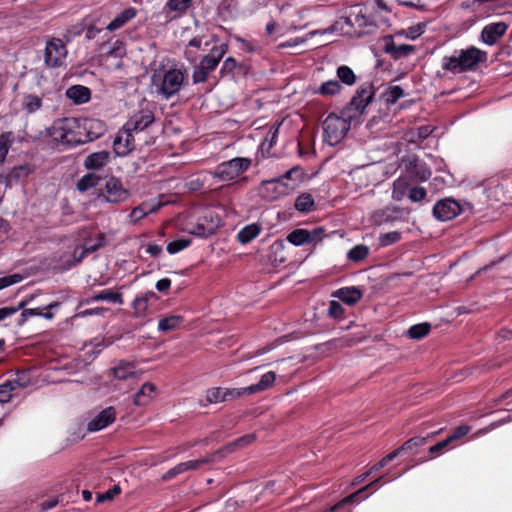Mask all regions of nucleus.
<instances>
[{
  "label": "nucleus",
  "mask_w": 512,
  "mask_h": 512,
  "mask_svg": "<svg viewBox=\"0 0 512 512\" xmlns=\"http://www.w3.org/2000/svg\"><path fill=\"white\" fill-rule=\"evenodd\" d=\"M487 60V53L474 46L467 49L456 50L451 56L442 60V68L451 73H462L474 70L479 63Z\"/></svg>",
  "instance_id": "f257e3e1"
},
{
  "label": "nucleus",
  "mask_w": 512,
  "mask_h": 512,
  "mask_svg": "<svg viewBox=\"0 0 512 512\" xmlns=\"http://www.w3.org/2000/svg\"><path fill=\"white\" fill-rule=\"evenodd\" d=\"M81 133L78 119L64 118L53 124L51 135L56 142L63 146L73 147L83 144Z\"/></svg>",
  "instance_id": "f03ea898"
},
{
  "label": "nucleus",
  "mask_w": 512,
  "mask_h": 512,
  "mask_svg": "<svg viewBox=\"0 0 512 512\" xmlns=\"http://www.w3.org/2000/svg\"><path fill=\"white\" fill-rule=\"evenodd\" d=\"M297 171V168H292L285 172L281 177L264 180L258 187V195L265 201H276L293 191V186L288 183L291 175Z\"/></svg>",
  "instance_id": "7ed1b4c3"
},
{
  "label": "nucleus",
  "mask_w": 512,
  "mask_h": 512,
  "mask_svg": "<svg viewBox=\"0 0 512 512\" xmlns=\"http://www.w3.org/2000/svg\"><path fill=\"white\" fill-rule=\"evenodd\" d=\"M184 73L179 69H169L163 74L154 73L151 80L156 92L169 99L181 89L184 83Z\"/></svg>",
  "instance_id": "20e7f679"
},
{
  "label": "nucleus",
  "mask_w": 512,
  "mask_h": 512,
  "mask_svg": "<svg viewBox=\"0 0 512 512\" xmlns=\"http://www.w3.org/2000/svg\"><path fill=\"white\" fill-rule=\"evenodd\" d=\"M251 163L250 158L235 157L218 164L213 171L209 172V175L221 182H231L246 172Z\"/></svg>",
  "instance_id": "39448f33"
},
{
  "label": "nucleus",
  "mask_w": 512,
  "mask_h": 512,
  "mask_svg": "<svg viewBox=\"0 0 512 512\" xmlns=\"http://www.w3.org/2000/svg\"><path fill=\"white\" fill-rule=\"evenodd\" d=\"M350 120L337 114H329L322 123L323 139L330 146L339 144L350 130Z\"/></svg>",
  "instance_id": "423d86ee"
},
{
  "label": "nucleus",
  "mask_w": 512,
  "mask_h": 512,
  "mask_svg": "<svg viewBox=\"0 0 512 512\" xmlns=\"http://www.w3.org/2000/svg\"><path fill=\"white\" fill-rule=\"evenodd\" d=\"M221 224V218L211 209H205L198 217L197 222L190 224L187 231L198 237L213 235Z\"/></svg>",
  "instance_id": "0eeeda50"
},
{
  "label": "nucleus",
  "mask_w": 512,
  "mask_h": 512,
  "mask_svg": "<svg viewBox=\"0 0 512 512\" xmlns=\"http://www.w3.org/2000/svg\"><path fill=\"white\" fill-rule=\"evenodd\" d=\"M99 196L107 203L119 204L129 199L130 191L119 178L111 176L105 180L104 187L99 189Z\"/></svg>",
  "instance_id": "6e6552de"
},
{
  "label": "nucleus",
  "mask_w": 512,
  "mask_h": 512,
  "mask_svg": "<svg viewBox=\"0 0 512 512\" xmlns=\"http://www.w3.org/2000/svg\"><path fill=\"white\" fill-rule=\"evenodd\" d=\"M325 229L323 227H315L313 229L297 228L291 231L286 239L294 246H303L317 244L323 240Z\"/></svg>",
  "instance_id": "1a4fd4ad"
},
{
  "label": "nucleus",
  "mask_w": 512,
  "mask_h": 512,
  "mask_svg": "<svg viewBox=\"0 0 512 512\" xmlns=\"http://www.w3.org/2000/svg\"><path fill=\"white\" fill-rule=\"evenodd\" d=\"M67 49L61 39L53 38L47 42L44 53V61L48 67L55 68L64 64Z\"/></svg>",
  "instance_id": "9d476101"
},
{
  "label": "nucleus",
  "mask_w": 512,
  "mask_h": 512,
  "mask_svg": "<svg viewBox=\"0 0 512 512\" xmlns=\"http://www.w3.org/2000/svg\"><path fill=\"white\" fill-rule=\"evenodd\" d=\"M461 212L462 207L460 203L453 198L439 200L433 207V215L440 221L452 220Z\"/></svg>",
  "instance_id": "9b49d317"
},
{
  "label": "nucleus",
  "mask_w": 512,
  "mask_h": 512,
  "mask_svg": "<svg viewBox=\"0 0 512 512\" xmlns=\"http://www.w3.org/2000/svg\"><path fill=\"white\" fill-rule=\"evenodd\" d=\"M78 123L82 130L83 144L100 138L106 131L105 123L99 119L80 118Z\"/></svg>",
  "instance_id": "f8f14e48"
},
{
  "label": "nucleus",
  "mask_w": 512,
  "mask_h": 512,
  "mask_svg": "<svg viewBox=\"0 0 512 512\" xmlns=\"http://www.w3.org/2000/svg\"><path fill=\"white\" fill-rule=\"evenodd\" d=\"M134 131L128 129L126 125L117 133L113 141V148L118 156L124 157L135 148Z\"/></svg>",
  "instance_id": "ddd939ff"
},
{
  "label": "nucleus",
  "mask_w": 512,
  "mask_h": 512,
  "mask_svg": "<svg viewBox=\"0 0 512 512\" xmlns=\"http://www.w3.org/2000/svg\"><path fill=\"white\" fill-rule=\"evenodd\" d=\"M374 96L373 86L370 83L363 84L349 103V109L362 113Z\"/></svg>",
  "instance_id": "4468645a"
},
{
  "label": "nucleus",
  "mask_w": 512,
  "mask_h": 512,
  "mask_svg": "<svg viewBox=\"0 0 512 512\" xmlns=\"http://www.w3.org/2000/svg\"><path fill=\"white\" fill-rule=\"evenodd\" d=\"M154 122V114L149 109H143L134 113L125 123L128 129L135 133L145 130L149 125Z\"/></svg>",
  "instance_id": "2eb2a0df"
},
{
  "label": "nucleus",
  "mask_w": 512,
  "mask_h": 512,
  "mask_svg": "<svg viewBox=\"0 0 512 512\" xmlns=\"http://www.w3.org/2000/svg\"><path fill=\"white\" fill-rule=\"evenodd\" d=\"M194 0H167L162 12L169 20L183 17L191 8Z\"/></svg>",
  "instance_id": "dca6fc26"
},
{
  "label": "nucleus",
  "mask_w": 512,
  "mask_h": 512,
  "mask_svg": "<svg viewBox=\"0 0 512 512\" xmlns=\"http://www.w3.org/2000/svg\"><path fill=\"white\" fill-rule=\"evenodd\" d=\"M508 26L504 22L490 23L484 26L481 31V40L483 43L492 46L505 34Z\"/></svg>",
  "instance_id": "f3484780"
},
{
  "label": "nucleus",
  "mask_w": 512,
  "mask_h": 512,
  "mask_svg": "<svg viewBox=\"0 0 512 512\" xmlns=\"http://www.w3.org/2000/svg\"><path fill=\"white\" fill-rule=\"evenodd\" d=\"M116 419V410L114 407H107L98 413L94 418L89 421L87 428L90 432L100 431Z\"/></svg>",
  "instance_id": "a211bd4d"
},
{
  "label": "nucleus",
  "mask_w": 512,
  "mask_h": 512,
  "mask_svg": "<svg viewBox=\"0 0 512 512\" xmlns=\"http://www.w3.org/2000/svg\"><path fill=\"white\" fill-rule=\"evenodd\" d=\"M226 52V44L213 46L209 53L201 59L199 65H201L202 68H204L208 73H211L217 68L220 60L223 58Z\"/></svg>",
  "instance_id": "6ab92c4d"
},
{
  "label": "nucleus",
  "mask_w": 512,
  "mask_h": 512,
  "mask_svg": "<svg viewBox=\"0 0 512 512\" xmlns=\"http://www.w3.org/2000/svg\"><path fill=\"white\" fill-rule=\"evenodd\" d=\"M384 51L397 60L414 53L415 47L409 44H396L392 39H388L385 43Z\"/></svg>",
  "instance_id": "aec40b11"
},
{
  "label": "nucleus",
  "mask_w": 512,
  "mask_h": 512,
  "mask_svg": "<svg viewBox=\"0 0 512 512\" xmlns=\"http://www.w3.org/2000/svg\"><path fill=\"white\" fill-rule=\"evenodd\" d=\"M110 160V153L107 151H98L89 154L84 160V167L87 170H100Z\"/></svg>",
  "instance_id": "412c9836"
},
{
  "label": "nucleus",
  "mask_w": 512,
  "mask_h": 512,
  "mask_svg": "<svg viewBox=\"0 0 512 512\" xmlns=\"http://www.w3.org/2000/svg\"><path fill=\"white\" fill-rule=\"evenodd\" d=\"M332 296L348 305H353L362 298L363 293L357 287L352 286L340 288L335 291Z\"/></svg>",
  "instance_id": "4be33fe9"
},
{
  "label": "nucleus",
  "mask_w": 512,
  "mask_h": 512,
  "mask_svg": "<svg viewBox=\"0 0 512 512\" xmlns=\"http://www.w3.org/2000/svg\"><path fill=\"white\" fill-rule=\"evenodd\" d=\"M157 300L158 296L153 291H148L143 295L136 297L135 300L133 301V309L135 314L138 317L146 315L150 303L156 302Z\"/></svg>",
  "instance_id": "5701e85b"
},
{
  "label": "nucleus",
  "mask_w": 512,
  "mask_h": 512,
  "mask_svg": "<svg viewBox=\"0 0 512 512\" xmlns=\"http://www.w3.org/2000/svg\"><path fill=\"white\" fill-rule=\"evenodd\" d=\"M160 203L154 202H143L140 205L132 209L129 217L133 223H137L142 220L145 216L156 212L160 208Z\"/></svg>",
  "instance_id": "b1692460"
},
{
  "label": "nucleus",
  "mask_w": 512,
  "mask_h": 512,
  "mask_svg": "<svg viewBox=\"0 0 512 512\" xmlns=\"http://www.w3.org/2000/svg\"><path fill=\"white\" fill-rule=\"evenodd\" d=\"M66 96L76 104L87 103L91 98V91L83 85H73L66 91Z\"/></svg>",
  "instance_id": "393cba45"
},
{
  "label": "nucleus",
  "mask_w": 512,
  "mask_h": 512,
  "mask_svg": "<svg viewBox=\"0 0 512 512\" xmlns=\"http://www.w3.org/2000/svg\"><path fill=\"white\" fill-rule=\"evenodd\" d=\"M137 15V10L133 7H129L124 9L121 13H119L108 25L107 30L115 31L123 27L130 20L135 18Z\"/></svg>",
  "instance_id": "a878e982"
},
{
  "label": "nucleus",
  "mask_w": 512,
  "mask_h": 512,
  "mask_svg": "<svg viewBox=\"0 0 512 512\" xmlns=\"http://www.w3.org/2000/svg\"><path fill=\"white\" fill-rule=\"evenodd\" d=\"M99 245H93L88 248L77 247L74 249L73 254L69 259L61 266L63 270H69L73 266L79 264L88 253L95 251Z\"/></svg>",
  "instance_id": "bb28decb"
},
{
  "label": "nucleus",
  "mask_w": 512,
  "mask_h": 512,
  "mask_svg": "<svg viewBox=\"0 0 512 512\" xmlns=\"http://www.w3.org/2000/svg\"><path fill=\"white\" fill-rule=\"evenodd\" d=\"M155 393V386L152 383H145L141 389L135 393L133 402L137 406L147 405L153 398Z\"/></svg>",
  "instance_id": "cd10ccee"
},
{
  "label": "nucleus",
  "mask_w": 512,
  "mask_h": 512,
  "mask_svg": "<svg viewBox=\"0 0 512 512\" xmlns=\"http://www.w3.org/2000/svg\"><path fill=\"white\" fill-rule=\"evenodd\" d=\"M261 232L258 224L253 223L243 227L237 234V239L241 244H247L254 240Z\"/></svg>",
  "instance_id": "c85d7f7f"
},
{
  "label": "nucleus",
  "mask_w": 512,
  "mask_h": 512,
  "mask_svg": "<svg viewBox=\"0 0 512 512\" xmlns=\"http://www.w3.org/2000/svg\"><path fill=\"white\" fill-rule=\"evenodd\" d=\"M275 380V372L269 371L261 376L258 383L247 386V390L252 391V394L265 391L273 385Z\"/></svg>",
  "instance_id": "c756f323"
},
{
  "label": "nucleus",
  "mask_w": 512,
  "mask_h": 512,
  "mask_svg": "<svg viewBox=\"0 0 512 512\" xmlns=\"http://www.w3.org/2000/svg\"><path fill=\"white\" fill-rule=\"evenodd\" d=\"M183 323V317L180 315H169L163 317L158 322V329L162 332H169L180 327Z\"/></svg>",
  "instance_id": "7c9ffc66"
},
{
  "label": "nucleus",
  "mask_w": 512,
  "mask_h": 512,
  "mask_svg": "<svg viewBox=\"0 0 512 512\" xmlns=\"http://www.w3.org/2000/svg\"><path fill=\"white\" fill-rule=\"evenodd\" d=\"M30 173L31 168L28 165L14 167L6 176L7 186H11L14 182L27 178Z\"/></svg>",
  "instance_id": "2f4dec72"
},
{
  "label": "nucleus",
  "mask_w": 512,
  "mask_h": 512,
  "mask_svg": "<svg viewBox=\"0 0 512 512\" xmlns=\"http://www.w3.org/2000/svg\"><path fill=\"white\" fill-rule=\"evenodd\" d=\"M315 202L310 193H302L295 200V209L299 212L308 213L314 210Z\"/></svg>",
  "instance_id": "473e14b6"
},
{
  "label": "nucleus",
  "mask_w": 512,
  "mask_h": 512,
  "mask_svg": "<svg viewBox=\"0 0 512 512\" xmlns=\"http://www.w3.org/2000/svg\"><path fill=\"white\" fill-rule=\"evenodd\" d=\"M42 106V98L34 94H25L22 99V108L29 114L35 113Z\"/></svg>",
  "instance_id": "72a5a7b5"
},
{
  "label": "nucleus",
  "mask_w": 512,
  "mask_h": 512,
  "mask_svg": "<svg viewBox=\"0 0 512 512\" xmlns=\"http://www.w3.org/2000/svg\"><path fill=\"white\" fill-rule=\"evenodd\" d=\"M114 376L120 380H126L135 375V367L129 362H120L113 369Z\"/></svg>",
  "instance_id": "f704fd0d"
},
{
  "label": "nucleus",
  "mask_w": 512,
  "mask_h": 512,
  "mask_svg": "<svg viewBox=\"0 0 512 512\" xmlns=\"http://www.w3.org/2000/svg\"><path fill=\"white\" fill-rule=\"evenodd\" d=\"M15 137L12 132H5L0 135V163H4Z\"/></svg>",
  "instance_id": "c9c22d12"
},
{
  "label": "nucleus",
  "mask_w": 512,
  "mask_h": 512,
  "mask_svg": "<svg viewBox=\"0 0 512 512\" xmlns=\"http://www.w3.org/2000/svg\"><path fill=\"white\" fill-rule=\"evenodd\" d=\"M94 299L97 301H107L111 303L123 304L122 294L115 292L111 289L103 290L94 295Z\"/></svg>",
  "instance_id": "e433bc0d"
},
{
  "label": "nucleus",
  "mask_w": 512,
  "mask_h": 512,
  "mask_svg": "<svg viewBox=\"0 0 512 512\" xmlns=\"http://www.w3.org/2000/svg\"><path fill=\"white\" fill-rule=\"evenodd\" d=\"M341 90V85L337 80H329L321 84L314 93L323 96H332L338 94Z\"/></svg>",
  "instance_id": "4c0bfd02"
},
{
  "label": "nucleus",
  "mask_w": 512,
  "mask_h": 512,
  "mask_svg": "<svg viewBox=\"0 0 512 512\" xmlns=\"http://www.w3.org/2000/svg\"><path fill=\"white\" fill-rule=\"evenodd\" d=\"M99 180L100 178L98 175L94 173H88L81 177V179L78 181L77 189L81 192L87 191L90 188L95 187L98 184Z\"/></svg>",
  "instance_id": "58836bf2"
},
{
  "label": "nucleus",
  "mask_w": 512,
  "mask_h": 512,
  "mask_svg": "<svg viewBox=\"0 0 512 512\" xmlns=\"http://www.w3.org/2000/svg\"><path fill=\"white\" fill-rule=\"evenodd\" d=\"M431 326L428 323H420L408 329V336L411 339L420 340L430 332Z\"/></svg>",
  "instance_id": "ea45409f"
},
{
  "label": "nucleus",
  "mask_w": 512,
  "mask_h": 512,
  "mask_svg": "<svg viewBox=\"0 0 512 512\" xmlns=\"http://www.w3.org/2000/svg\"><path fill=\"white\" fill-rule=\"evenodd\" d=\"M7 381L16 390L17 388H24L30 384V375L27 371L18 372L11 376Z\"/></svg>",
  "instance_id": "a19ab883"
},
{
  "label": "nucleus",
  "mask_w": 512,
  "mask_h": 512,
  "mask_svg": "<svg viewBox=\"0 0 512 512\" xmlns=\"http://www.w3.org/2000/svg\"><path fill=\"white\" fill-rule=\"evenodd\" d=\"M190 244H191V239L182 237V238H179V239L169 242L167 244L166 249L169 254H176V253L186 249L187 247H189Z\"/></svg>",
  "instance_id": "79ce46f5"
},
{
  "label": "nucleus",
  "mask_w": 512,
  "mask_h": 512,
  "mask_svg": "<svg viewBox=\"0 0 512 512\" xmlns=\"http://www.w3.org/2000/svg\"><path fill=\"white\" fill-rule=\"evenodd\" d=\"M369 248L365 245H356L349 250L347 257L353 262H359L368 256Z\"/></svg>",
  "instance_id": "37998d69"
},
{
  "label": "nucleus",
  "mask_w": 512,
  "mask_h": 512,
  "mask_svg": "<svg viewBox=\"0 0 512 512\" xmlns=\"http://www.w3.org/2000/svg\"><path fill=\"white\" fill-rule=\"evenodd\" d=\"M338 78L346 85H353L356 80V76L352 69L346 65H342L337 69Z\"/></svg>",
  "instance_id": "c03bdc74"
},
{
  "label": "nucleus",
  "mask_w": 512,
  "mask_h": 512,
  "mask_svg": "<svg viewBox=\"0 0 512 512\" xmlns=\"http://www.w3.org/2000/svg\"><path fill=\"white\" fill-rule=\"evenodd\" d=\"M282 124H283V120L276 122L270 128V130L268 131V133L263 141V146H267V148L270 149L276 144L277 138H278V133H279V128Z\"/></svg>",
  "instance_id": "a18cd8bd"
},
{
  "label": "nucleus",
  "mask_w": 512,
  "mask_h": 512,
  "mask_svg": "<svg viewBox=\"0 0 512 512\" xmlns=\"http://www.w3.org/2000/svg\"><path fill=\"white\" fill-rule=\"evenodd\" d=\"M237 449H239V445L237 444V441L234 440L225 445L224 447L211 453V456H214V462H216L223 459L226 455L233 453Z\"/></svg>",
  "instance_id": "49530a36"
},
{
  "label": "nucleus",
  "mask_w": 512,
  "mask_h": 512,
  "mask_svg": "<svg viewBox=\"0 0 512 512\" xmlns=\"http://www.w3.org/2000/svg\"><path fill=\"white\" fill-rule=\"evenodd\" d=\"M214 463V456H211V454H208L202 458L195 459V460H188L186 461L187 464V470L188 471H196L201 469L204 465Z\"/></svg>",
  "instance_id": "de8ad7c7"
},
{
  "label": "nucleus",
  "mask_w": 512,
  "mask_h": 512,
  "mask_svg": "<svg viewBox=\"0 0 512 512\" xmlns=\"http://www.w3.org/2000/svg\"><path fill=\"white\" fill-rule=\"evenodd\" d=\"M401 239V233L398 231H391L383 233L379 236V244L382 247H387L399 242Z\"/></svg>",
  "instance_id": "09e8293b"
},
{
  "label": "nucleus",
  "mask_w": 512,
  "mask_h": 512,
  "mask_svg": "<svg viewBox=\"0 0 512 512\" xmlns=\"http://www.w3.org/2000/svg\"><path fill=\"white\" fill-rule=\"evenodd\" d=\"M238 5L247 6L243 7L244 13H252L258 8L266 5L269 0H235Z\"/></svg>",
  "instance_id": "8fccbe9b"
},
{
  "label": "nucleus",
  "mask_w": 512,
  "mask_h": 512,
  "mask_svg": "<svg viewBox=\"0 0 512 512\" xmlns=\"http://www.w3.org/2000/svg\"><path fill=\"white\" fill-rule=\"evenodd\" d=\"M225 400V391L222 388H211L206 393V401L208 403H219Z\"/></svg>",
  "instance_id": "3c124183"
},
{
  "label": "nucleus",
  "mask_w": 512,
  "mask_h": 512,
  "mask_svg": "<svg viewBox=\"0 0 512 512\" xmlns=\"http://www.w3.org/2000/svg\"><path fill=\"white\" fill-rule=\"evenodd\" d=\"M403 94L404 91L400 86H391L387 89L385 93L386 101L388 103L394 104L403 96Z\"/></svg>",
  "instance_id": "603ef678"
},
{
  "label": "nucleus",
  "mask_w": 512,
  "mask_h": 512,
  "mask_svg": "<svg viewBox=\"0 0 512 512\" xmlns=\"http://www.w3.org/2000/svg\"><path fill=\"white\" fill-rule=\"evenodd\" d=\"M15 389L10 385V383L5 380L3 383L0 384V402L1 403H7L10 401L12 397V392Z\"/></svg>",
  "instance_id": "864d4df0"
},
{
  "label": "nucleus",
  "mask_w": 512,
  "mask_h": 512,
  "mask_svg": "<svg viewBox=\"0 0 512 512\" xmlns=\"http://www.w3.org/2000/svg\"><path fill=\"white\" fill-rule=\"evenodd\" d=\"M22 279V275L17 273L0 277V290L7 288L13 284H17L21 282Z\"/></svg>",
  "instance_id": "5fc2aeb1"
},
{
  "label": "nucleus",
  "mask_w": 512,
  "mask_h": 512,
  "mask_svg": "<svg viewBox=\"0 0 512 512\" xmlns=\"http://www.w3.org/2000/svg\"><path fill=\"white\" fill-rule=\"evenodd\" d=\"M328 315L335 319H341L344 315V308L339 302L332 300L329 302Z\"/></svg>",
  "instance_id": "6e6d98bb"
},
{
  "label": "nucleus",
  "mask_w": 512,
  "mask_h": 512,
  "mask_svg": "<svg viewBox=\"0 0 512 512\" xmlns=\"http://www.w3.org/2000/svg\"><path fill=\"white\" fill-rule=\"evenodd\" d=\"M426 195H427L426 189L424 187L417 186V187H413L410 189L408 198L412 202H420L423 199H425Z\"/></svg>",
  "instance_id": "4d7b16f0"
},
{
  "label": "nucleus",
  "mask_w": 512,
  "mask_h": 512,
  "mask_svg": "<svg viewBox=\"0 0 512 512\" xmlns=\"http://www.w3.org/2000/svg\"><path fill=\"white\" fill-rule=\"evenodd\" d=\"M108 309L104 307H96V308H90L81 310L76 314V317L80 318H86L88 316H103L105 312H107Z\"/></svg>",
  "instance_id": "13d9d810"
},
{
  "label": "nucleus",
  "mask_w": 512,
  "mask_h": 512,
  "mask_svg": "<svg viewBox=\"0 0 512 512\" xmlns=\"http://www.w3.org/2000/svg\"><path fill=\"white\" fill-rule=\"evenodd\" d=\"M25 306V302H20L17 307H2L0 308V322L5 320L8 317H11L19 310L23 309Z\"/></svg>",
  "instance_id": "bf43d9fd"
},
{
  "label": "nucleus",
  "mask_w": 512,
  "mask_h": 512,
  "mask_svg": "<svg viewBox=\"0 0 512 512\" xmlns=\"http://www.w3.org/2000/svg\"><path fill=\"white\" fill-rule=\"evenodd\" d=\"M107 54L114 57H122L125 54L124 43L121 40H116L109 48Z\"/></svg>",
  "instance_id": "052dcab7"
},
{
  "label": "nucleus",
  "mask_w": 512,
  "mask_h": 512,
  "mask_svg": "<svg viewBox=\"0 0 512 512\" xmlns=\"http://www.w3.org/2000/svg\"><path fill=\"white\" fill-rule=\"evenodd\" d=\"M209 74L210 73H208L204 68H202L201 65H198L194 68V71H193V75H192L193 82L195 84L203 83L207 80Z\"/></svg>",
  "instance_id": "680f3d73"
},
{
  "label": "nucleus",
  "mask_w": 512,
  "mask_h": 512,
  "mask_svg": "<svg viewBox=\"0 0 512 512\" xmlns=\"http://www.w3.org/2000/svg\"><path fill=\"white\" fill-rule=\"evenodd\" d=\"M426 443V438L424 437H414L406 441L400 449L405 450H412L415 447L423 446Z\"/></svg>",
  "instance_id": "e2e57ef3"
},
{
  "label": "nucleus",
  "mask_w": 512,
  "mask_h": 512,
  "mask_svg": "<svg viewBox=\"0 0 512 512\" xmlns=\"http://www.w3.org/2000/svg\"><path fill=\"white\" fill-rule=\"evenodd\" d=\"M224 391H225L226 400L228 398H237V397H241L246 394H252V391L247 390V387L224 389Z\"/></svg>",
  "instance_id": "0e129e2a"
},
{
  "label": "nucleus",
  "mask_w": 512,
  "mask_h": 512,
  "mask_svg": "<svg viewBox=\"0 0 512 512\" xmlns=\"http://www.w3.org/2000/svg\"><path fill=\"white\" fill-rule=\"evenodd\" d=\"M40 315H42V310L40 308L24 309L21 313V319L19 321V325H23L30 317L40 316Z\"/></svg>",
  "instance_id": "69168bd1"
},
{
  "label": "nucleus",
  "mask_w": 512,
  "mask_h": 512,
  "mask_svg": "<svg viewBox=\"0 0 512 512\" xmlns=\"http://www.w3.org/2000/svg\"><path fill=\"white\" fill-rule=\"evenodd\" d=\"M237 67V62L234 58L228 57L224 60L222 67H221V73L222 74H231Z\"/></svg>",
  "instance_id": "338daca9"
},
{
  "label": "nucleus",
  "mask_w": 512,
  "mask_h": 512,
  "mask_svg": "<svg viewBox=\"0 0 512 512\" xmlns=\"http://www.w3.org/2000/svg\"><path fill=\"white\" fill-rule=\"evenodd\" d=\"M119 493H120V488L118 486H114L112 489H110L102 494H99L97 496V501L103 502L106 500H112Z\"/></svg>",
  "instance_id": "774afa93"
}]
</instances>
